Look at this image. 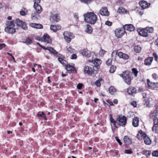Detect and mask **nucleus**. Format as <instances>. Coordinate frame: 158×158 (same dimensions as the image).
Returning <instances> with one entry per match:
<instances>
[{"mask_svg":"<svg viewBox=\"0 0 158 158\" xmlns=\"http://www.w3.org/2000/svg\"><path fill=\"white\" fill-rule=\"evenodd\" d=\"M84 20L87 23L94 24L97 20V16L93 12L87 13L84 15Z\"/></svg>","mask_w":158,"mask_h":158,"instance_id":"f257e3e1","label":"nucleus"},{"mask_svg":"<svg viewBox=\"0 0 158 158\" xmlns=\"http://www.w3.org/2000/svg\"><path fill=\"white\" fill-rule=\"evenodd\" d=\"M6 27L5 29V31L9 34H14L16 32L14 28L15 24L13 21H8L6 23Z\"/></svg>","mask_w":158,"mask_h":158,"instance_id":"f03ea898","label":"nucleus"},{"mask_svg":"<svg viewBox=\"0 0 158 158\" xmlns=\"http://www.w3.org/2000/svg\"><path fill=\"white\" fill-rule=\"evenodd\" d=\"M131 73L128 71H126L120 74V76L123 78L125 82L128 85L130 84L131 78Z\"/></svg>","mask_w":158,"mask_h":158,"instance_id":"7ed1b4c3","label":"nucleus"},{"mask_svg":"<svg viewBox=\"0 0 158 158\" xmlns=\"http://www.w3.org/2000/svg\"><path fill=\"white\" fill-rule=\"evenodd\" d=\"M117 55L120 58H123L124 60H127L129 58V56L127 54L123 53L122 52H118L117 50L114 51L112 53V56H114Z\"/></svg>","mask_w":158,"mask_h":158,"instance_id":"20e7f679","label":"nucleus"},{"mask_svg":"<svg viewBox=\"0 0 158 158\" xmlns=\"http://www.w3.org/2000/svg\"><path fill=\"white\" fill-rule=\"evenodd\" d=\"M127 119L124 116H119L117 119L118 124L120 126L124 127L127 123Z\"/></svg>","mask_w":158,"mask_h":158,"instance_id":"39448f33","label":"nucleus"},{"mask_svg":"<svg viewBox=\"0 0 158 158\" xmlns=\"http://www.w3.org/2000/svg\"><path fill=\"white\" fill-rule=\"evenodd\" d=\"M63 35L64 39L68 43H70L71 39L73 38L74 37V36L72 33L67 31L64 32Z\"/></svg>","mask_w":158,"mask_h":158,"instance_id":"423d86ee","label":"nucleus"},{"mask_svg":"<svg viewBox=\"0 0 158 158\" xmlns=\"http://www.w3.org/2000/svg\"><path fill=\"white\" fill-rule=\"evenodd\" d=\"M124 28H118L115 30V33L116 36L118 38L121 37L125 34Z\"/></svg>","mask_w":158,"mask_h":158,"instance_id":"0eeeda50","label":"nucleus"},{"mask_svg":"<svg viewBox=\"0 0 158 158\" xmlns=\"http://www.w3.org/2000/svg\"><path fill=\"white\" fill-rule=\"evenodd\" d=\"M15 23L18 26L21 27L24 30L27 29V27L26 23L23 21L19 20V19H16Z\"/></svg>","mask_w":158,"mask_h":158,"instance_id":"6e6552de","label":"nucleus"},{"mask_svg":"<svg viewBox=\"0 0 158 158\" xmlns=\"http://www.w3.org/2000/svg\"><path fill=\"white\" fill-rule=\"evenodd\" d=\"M92 63L94 64V69L97 70L99 68V65L102 63V61L99 59H95L92 61Z\"/></svg>","mask_w":158,"mask_h":158,"instance_id":"1a4fd4ad","label":"nucleus"},{"mask_svg":"<svg viewBox=\"0 0 158 158\" xmlns=\"http://www.w3.org/2000/svg\"><path fill=\"white\" fill-rule=\"evenodd\" d=\"M37 44L39 45V46L41 47V48L45 50H49V52H50L54 54V55L58 56L57 55L58 54V52L54 49L52 47H44L41 46L40 45V44L39 43H38Z\"/></svg>","mask_w":158,"mask_h":158,"instance_id":"9d476101","label":"nucleus"},{"mask_svg":"<svg viewBox=\"0 0 158 158\" xmlns=\"http://www.w3.org/2000/svg\"><path fill=\"white\" fill-rule=\"evenodd\" d=\"M50 20L52 23L57 22L60 20L59 15L57 14H52L50 18Z\"/></svg>","mask_w":158,"mask_h":158,"instance_id":"9b49d317","label":"nucleus"},{"mask_svg":"<svg viewBox=\"0 0 158 158\" xmlns=\"http://www.w3.org/2000/svg\"><path fill=\"white\" fill-rule=\"evenodd\" d=\"M41 41H44L47 44H51V39L50 36L47 34H44L42 38L41 39Z\"/></svg>","mask_w":158,"mask_h":158,"instance_id":"f8f14e48","label":"nucleus"},{"mask_svg":"<svg viewBox=\"0 0 158 158\" xmlns=\"http://www.w3.org/2000/svg\"><path fill=\"white\" fill-rule=\"evenodd\" d=\"M147 81L148 86L150 88L152 89L158 88V83H155L151 82L149 79H147Z\"/></svg>","mask_w":158,"mask_h":158,"instance_id":"ddd939ff","label":"nucleus"},{"mask_svg":"<svg viewBox=\"0 0 158 158\" xmlns=\"http://www.w3.org/2000/svg\"><path fill=\"white\" fill-rule=\"evenodd\" d=\"M123 27L124 30H126L129 31H133L135 30L134 26L131 24L125 25L123 26Z\"/></svg>","mask_w":158,"mask_h":158,"instance_id":"4468645a","label":"nucleus"},{"mask_svg":"<svg viewBox=\"0 0 158 158\" xmlns=\"http://www.w3.org/2000/svg\"><path fill=\"white\" fill-rule=\"evenodd\" d=\"M100 14L102 15L108 16L109 15V12L108 11V9L106 7H103L100 10Z\"/></svg>","mask_w":158,"mask_h":158,"instance_id":"2eb2a0df","label":"nucleus"},{"mask_svg":"<svg viewBox=\"0 0 158 158\" xmlns=\"http://www.w3.org/2000/svg\"><path fill=\"white\" fill-rule=\"evenodd\" d=\"M139 34L140 35L144 37L148 36V34L145 28L139 29L138 30Z\"/></svg>","mask_w":158,"mask_h":158,"instance_id":"dca6fc26","label":"nucleus"},{"mask_svg":"<svg viewBox=\"0 0 158 158\" xmlns=\"http://www.w3.org/2000/svg\"><path fill=\"white\" fill-rule=\"evenodd\" d=\"M146 136H147L146 134L142 130L139 131L136 136L137 138L139 140H141L143 138L144 139Z\"/></svg>","mask_w":158,"mask_h":158,"instance_id":"f3484780","label":"nucleus"},{"mask_svg":"<svg viewBox=\"0 0 158 158\" xmlns=\"http://www.w3.org/2000/svg\"><path fill=\"white\" fill-rule=\"evenodd\" d=\"M80 53L83 56L86 57H89L90 56V53L89 51L86 49H84L80 51Z\"/></svg>","mask_w":158,"mask_h":158,"instance_id":"a211bd4d","label":"nucleus"},{"mask_svg":"<svg viewBox=\"0 0 158 158\" xmlns=\"http://www.w3.org/2000/svg\"><path fill=\"white\" fill-rule=\"evenodd\" d=\"M140 6L143 9L148 7L150 5V4L144 1H141L139 2Z\"/></svg>","mask_w":158,"mask_h":158,"instance_id":"6ab92c4d","label":"nucleus"},{"mask_svg":"<svg viewBox=\"0 0 158 158\" xmlns=\"http://www.w3.org/2000/svg\"><path fill=\"white\" fill-rule=\"evenodd\" d=\"M50 28L51 30L55 32L60 30L61 28V26L60 25H51Z\"/></svg>","mask_w":158,"mask_h":158,"instance_id":"aec40b11","label":"nucleus"},{"mask_svg":"<svg viewBox=\"0 0 158 158\" xmlns=\"http://www.w3.org/2000/svg\"><path fill=\"white\" fill-rule=\"evenodd\" d=\"M132 124L135 127H137L139 126V119L137 117H135L133 119Z\"/></svg>","mask_w":158,"mask_h":158,"instance_id":"412c9836","label":"nucleus"},{"mask_svg":"<svg viewBox=\"0 0 158 158\" xmlns=\"http://www.w3.org/2000/svg\"><path fill=\"white\" fill-rule=\"evenodd\" d=\"M34 7L38 14L41 13L42 11V8L38 4L34 3Z\"/></svg>","mask_w":158,"mask_h":158,"instance_id":"4be33fe9","label":"nucleus"},{"mask_svg":"<svg viewBox=\"0 0 158 158\" xmlns=\"http://www.w3.org/2000/svg\"><path fill=\"white\" fill-rule=\"evenodd\" d=\"M92 69L88 66H86L85 68V72L89 75H91L92 73Z\"/></svg>","mask_w":158,"mask_h":158,"instance_id":"5701e85b","label":"nucleus"},{"mask_svg":"<svg viewBox=\"0 0 158 158\" xmlns=\"http://www.w3.org/2000/svg\"><path fill=\"white\" fill-rule=\"evenodd\" d=\"M30 25L31 27L37 29H41L43 28V27L41 24H39L31 23Z\"/></svg>","mask_w":158,"mask_h":158,"instance_id":"b1692460","label":"nucleus"},{"mask_svg":"<svg viewBox=\"0 0 158 158\" xmlns=\"http://www.w3.org/2000/svg\"><path fill=\"white\" fill-rule=\"evenodd\" d=\"M136 91V89L134 87H129L127 90V92L129 94H132L135 93Z\"/></svg>","mask_w":158,"mask_h":158,"instance_id":"393cba45","label":"nucleus"},{"mask_svg":"<svg viewBox=\"0 0 158 158\" xmlns=\"http://www.w3.org/2000/svg\"><path fill=\"white\" fill-rule=\"evenodd\" d=\"M152 60V57H148L147 58L145 59L144 61V64L146 65H150L151 64Z\"/></svg>","mask_w":158,"mask_h":158,"instance_id":"a878e982","label":"nucleus"},{"mask_svg":"<svg viewBox=\"0 0 158 158\" xmlns=\"http://www.w3.org/2000/svg\"><path fill=\"white\" fill-rule=\"evenodd\" d=\"M123 140L124 143L127 145H129L131 143V141L129 138L127 136H124Z\"/></svg>","mask_w":158,"mask_h":158,"instance_id":"bb28decb","label":"nucleus"},{"mask_svg":"<svg viewBox=\"0 0 158 158\" xmlns=\"http://www.w3.org/2000/svg\"><path fill=\"white\" fill-rule=\"evenodd\" d=\"M65 66L66 70L69 73L72 72V71H73L75 69V68L74 67L69 64H67Z\"/></svg>","mask_w":158,"mask_h":158,"instance_id":"cd10ccee","label":"nucleus"},{"mask_svg":"<svg viewBox=\"0 0 158 158\" xmlns=\"http://www.w3.org/2000/svg\"><path fill=\"white\" fill-rule=\"evenodd\" d=\"M23 42L27 44H31L33 43L32 40L28 37L24 39L23 40Z\"/></svg>","mask_w":158,"mask_h":158,"instance_id":"c85d7f7f","label":"nucleus"},{"mask_svg":"<svg viewBox=\"0 0 158 158\" xmlns=\"http://www.w3.org/2000/svg\"><path fill=\"white\" fill-rule=\"evenodd\" d=\"M157 116V110H154L152 112L150 115V117L151 118H157L156 117Z\"/></svg>","mask_w":158,"mask_h":158,"instance_id":"c756f323","label":"nucleus"},{"mask_svg":"<svg viewBox=\"0 0 158 158\" xmlns=\"http://www.w3.org/2000/svg\"><path fill=\"white\" fill-rule=\"evenodd\" d=\"M145 143L147 145H150L151 143V140L147 136L144 138Z\"/></svg>","mask_w":158,"mask_h":158,"instance_id":"7c9ffc66","label":"nucleus"},{"mask_svg":"<svg viewBox=\"0 0 158 158\" xmlns=\"http://www.w3.org/2000/svg\"><path fill=\"white\" fill-rule=\"evenodd\" d=\"M126 10L123 8L121 7L118 8L117 12L122 14L126 13Z\"/></svg>","mask_w":158,"mask_h":158,"instance_id":"2f4dec72","label":"nucleus"},{"mask_svg":"<svg viewBox=\"0 0 158 158\" xmlns=\"http://www.w3.org/2000/svg\"><path fill=\"white\" fill-rule=\"evenodd\" d=\"M93 31L92 27L90 25H87L85 30V31L87 33L90 34L92 33Z\"/></svg>","mask_w":158,"mask_h":158,"instance_id":"473e14b6","label":"nucleus"},{"mask_svg":"<svg viewBox=\"0 0 158 158\" xmlns=\"http://www.w3.org/2000/svg\"><path fill=\"white\" fill-rule=\"evenodd\" d=\"M61 57V56H60V57H59L58 58V60L63 65L65 66L67 62Z\"/></svg>","mask_w":158,"mask_h":158,"instance_id":"72a5a7b5","label":"nucleus"},{"mask_svg":"<svg viewBox=\"0 0 158 158\" xmlns=\"http://www.w3.org/2000/svg\"><path fill=\"white\" fill-rule=\"evenodd\" d=\"M152 130L156 134H158V126L154 125L152 127Z\"/></svg>","mask_w":158,"mask_h":158,"instance_id":"f704fd0d","label":"nucleus"},{"mask_svg":"<svg viewBox=\"0 0 158 158\" xmlns=\"http://www.w3.org/2000/svg\"><path fill=\"white\" fill-rule=\"evenodd\" d=\"M109 91L110 94H113L116 92V90L113 86H111L109 89Z\"/></svg>","mask_w":158,"mask_h":158,"instance_id":"c9c22d12","label":"nucleus"},{"mask_svg":"<svg viewBox=\"0 0 158 158\" xmlns=\"http://www.w3.org/2000/svg\"><path fill=\"white\" fill-rule=\"evenodd\" d=\"M146 29L147 32V33H152L154 31V29L152 27H147Z\"/></svg>","mask_w":158,"mask_h":158,"instance_id":"e433bc0d","label":"nucleus"},{"mask_svg":"<svg viewBox=\"0 0 158 158\" xmlns=\"http://www.w3.org/2000/svg\"><path fill=\"white\" fill-rule=\"evenodd\" d=\"M37 116L38 117H43L45 120H47L45 114L44 112H41V113H38L37 114Z\"/></svg>","mask_w":158,"mask_h":158,"instance_id":"4c0bfd02","label":"nucleus"},{"mask_svg":"<svg viewBox=\"0 0 158 158\" xmlns=\"http://www.w3.org/2000/svg\"><path fill=\"white\" fill-rule=\"evenodd\" d=\"M110 122L113 123L114 126L115 127L116 123V121H115L112 117V115L111 114L110 115Z\"/></svg>","mask_w":158,"mask_h":158,"instance_id":"58836bf2","label":"nucleus"},{"mask_svg":"<svg viewBox=\"0 0 158 158\" xmlns=\"http://www.w3.org/2000/svg\"><path fill=\"white\" fill-rule=\"evenodd\" d=\"M141 47L139 45L135 46L134 47V50L136 53H139L141 50Z\"/></svg>","mask_w":158,"mask_h":158,"instance_id":"ea45409f","label":"nucleus"},{"mask_svg":"<svg viewBox=\"0 0 158 158\" xmlns=\"http://www.w3.org/2000/svg\"><path fill=\"white\" fill-rule=\"evenodd\" d=\"M37 12H34L32 14V18L33 19L36 20L38 19L37 16L38 15V14H37Z\"/></svg>","mask_w":158,"mask_h":158,"instance_id":"a19ab883","label":"nucleus"},{"mask_svg":"<svg viewBox=\"0 0 158 158\" xmlns=\"http://www.w3.org/2000/svg\"><path fill=\"white\" fill-rule=\"evenodd\" d=\"M66 48L67 51L69 52H70L71 53H74L75 52V50L72 48L71 47H69L68 48L66 47Z\"/></svg>","mask_w":158,"mask_h":158,"instance_id":"79ce46f5","label":"nucleus"},{"mask_svg":"<svg viewBox=\"0 0 158 158\" xmlns=\"http://www.w3.org/2000/svg\"><path fill=\"white\" fill-rule=\"evenodd\" d=\"M116 69V67L115 66L112 65L111 66L110 69V73H114Z\"/></svg>","mask_w":158,"mask_h":158,"instance_id":"37998d69","label":"nucleus"},{"mask_svg":"<svg viewBox=\"0 0 158 158\" xmlns=\"http://www.w3.org/2000/svg\"><path fill=\"white\" fill-rule=\"evenodd\" d=\"M102 78L99 79L98 80H97L95 83V84L98 87H99L101 86L100 81H102Z\"/></svg>","mask_w":158,"mask_h":158,"instance_id":"c03bdc74","label":"nucleus"},{"mask_svg":"<svg viewBox=\"0 0 158 158\" xmlns=\"http://www.w3.org/2000/svg\"><path fill=\"white\" fill-rule=\"evenodd\" d=\"M106 52L105 50L101 49L99 52V55L100 56H102L105 54Z\"/></svg>","mask_w":158,"mask_h":158,"instance_id":"a18cd8bd","label":"nucleus"},{"mask_svg":"<svg viewBox=\"0 0 158 158\" xmlns=\"http://www.w3.org/2000/svg\"><path fill=\"white\" fill-rule=\"evenodd\" d=\"M132 73L134 74L135 76L136 77L138 73V71L137 70V69L135 68H133L132 69Z\"/></svg>","mask_w":158,"mask_h":158,"instance_id":"49530a36","label":"nucleus"},{"mask_svg":"<svg viewBox=\"0 0 158 158\" xmlns=\"http://www.w3.org/2000/svg\"><path fill=\"white\" fill-rule=\"evenodd\" d=\"M82 2L88 4L92 2L93 0H80Z\"/></svg>","mask_w":158,"mask_h":158,"instance_id":"de8ad7c7","label":"nucleus"},{"mask_svg":"<svg viewBox=\"0 0 158 158\" xmlns=\"http://www.w3.org/2000/svg\"><path fill=\"white\" fill-rule=\"evenodd\" d=\"M27 10L25 9H24V10H22L20 11V13L22 15H25L27 14Z\"/></svg>","mask_w":158,"mask_h":158,"instance_id":"09e8293b","label":"nucleus"},{"mask_svg":"<svg viewBox=\"0 0 158 158\" xmlns=\"http://www.w3.org/2000/svg\"><path fill=\"white\" fill-rule=\"evenodd\" d=\"M152 155L153 156H158V150L154 151L152 153Z\"/></svg>","mask_w":158,"mask_h":158,"instance_id":"8fccbe9b","label":"nucleus"},{"mask_svg":"<svg viewBox=\"0 0 158 158\" xmlns=\"http://www.w3.org/2000/svg\"><path fill=\"white\" fill-rule=\"evenodd\" d=\"M126 154H131L133 153V152L131 149H129L128 150H125L124 152Z\"/></svg>","mask_w":158,"mask_h":158,"instance_id":"3c124183","label":"nucleus"},{"mask_svg":"<svg viewBox=\"0 0 158 158\" xmlns=\"http://www.w3.org/2000/svg\"><path fill=\"white\" fill-rule=\"evenodd\" d=\"M112 61L111 59H108L106 61V64L108 65H110L111 64Z\"/></svg>","mask_w":158,"mask_h":158,"instance_id":"603ef678","label":"nucleus"},{"mask_svg":"<svg viewBox=\"0 0 158 158\" xmlns=\"http://www.w3.org/2000/svg\"><path fill=\"white\" fill-rule=\"evenodd\" d=\"M154 125H156L158 126V118H154L153 120Z\"/></svg>","mask_w":158,"mask_h":158,"instance_id":"864d4df0","label":"nucleus"},{"mask_svg":"<svg viewBox=\"0 0 158 158\" xmlns=\"http://www.w3.org/2000/svg\"><path fill=\"white\" fill-rule=\"evenodd\" d=\"M145 154L147 156V157H148L149 156L151 153V151H146L144 152Z\"/></svg>","mask_w":158,"mask_h":158,"instance_id":"5fc2aeb1","label":"nucleus"},{"mask_svg":"<svg viewBox=\"0 0 158 158\" xmlns=\"http://www.w3.org/2000/svg\"><path fill=\"white\" fill-rule=\"evenodd\" d=\"M152 76L154 79L156 80L158 78V75L155 73H153Z\"/></svg>","mask_w":158,"mask_h":158,"instance_id":"6e6d98bb","label":"nucleus"},{"mask_svg":"<svg viewBox=\"0 0 158 158\" xmlns=\"http://www.w3.org/2000/svg\"><path fill=\"white\" fill-rule=\"evenodd\" d=\"M74 17L76 19L77 21H78V15L77 13H75L74 14Z\"/></svg>","mask_w":158,"mask_h":158,"instance_id":"4d7b16f0","label":"nucleus"},{"mask_svg":"<svg viewBox=\"0 0 158 158\" xmlns=\"http://www.w3.org/2000/svg\"><path fill=\"white\" fill-rule=\"evenodd\" d=\"M112 23L109 21H107L105 23V24L108 26H111L112 25Z\"/></svg>","mask_w":158,"mask_h":158,"instance_id":"13d9d810","label":"nucleus"},{"mask_svg":"<svg viewBox=\"0 0 158 158\" xmlns=\"http://www.w3.org/2000/svg\"><path fill=\"white\" fill-rule=\"evenodd\" d=\"M70 58L72 59H75L77 58V56L76 54H73L71 55Z\"/></svg>","mask_w":158,"mask_h":158,"instance_id":"bf43d9fd","label":"nucleus"},{"mask_svg":"<svg viewBox=\"0 0 158 158\" xmlns=\"http://www.w3.org/2000/svg\"><path fill=\"white\" fill-rule=\"evenodd\" d=\"M153 56L155 59L156 60H157L158 58V56L157 55L156 53V52L154 53L153 54Z\"/></svg>","mask_w":158,"mask_h":158,"instance_id":"052dcab7","label":"nucleus"},{"mask_svg":"<svg viewBox=\"0 0 158 158\" xmlns=\"http://www.w3.org/2000/svg\"><path fill=\"white\" fill-rule=\"evenodd\" d=\"M6 45L4 44H0V50L2 49L3 48L5 47Z\"/></svg>","mask_w":158,"mask_h":158,"instance_id":"680f3d73","label":"nucleus"},{"mask_svg":"<svg viewBox=\"0 0 158 158\" xmlns=\"http://www.w3.org/2000/svg\"><path fill=\"white\" fill-rule=\"evenodd\" d=\"M131 105L133 106L134 107H136V102L135 101L132 102L131 103Z\"/></svg>","mask_w":158,"mask_h":158,"instance_id":"e2e57ef3","label":"nucleus"},{"mask_svg":"<svg viewBox=\"0 0 158 158\" xmlns=\"http://www.w3.org/2000/svg\"><path fill=\"white\" fill-rule=\"evenodd\" d=\"M82 86L83 85L79 83L77 85V88L78 89H81L82 88Z\"/></svg>","mask_w":158,"mask_h":158,"instance_id":"0e129e2a","label":"nucleus"},{"mask_svg":"<svg viewBox=\"0 0 158 158\" xmlns=\"http://www.w3.org/2000/svg\"><path fill=\"white\" fill-rule=\"evenodd\" d=\"M115 138L116 140L119 143V144L120 145H121L122 143L120 141V140L117 137H116Z\"/></svg>","mask_w":158,"mask_h":158,"instance_id":"69168bd1","label":"nucleus"},{"mask_svg":"<svg viewBox=\"0 0 158 158\" xmlns=\"http://www.w3.org/2000/svg\"><path fill=\"white\" fill-rule=\"evenodd\" d=\"M35 2L34 3L38 4L40 2V0H34Z\"/></svg>","mask_w":158,"mask_h":158,"instance_id":"338daca9","label":"nucleus"},{"mask_svg":"<svg viewBox=\"0 0 158 158\" xmlns=\"http://www.w3.org/2000/svg\"><path fill=\"white\" fill-rule=\"evenodd\" d=\"M155 44L158 47V38L156 39L155 42Z\"/></svg>","mask_w":158,"mask_h":158,"instance_id":"774afa93","label":"nucleus"}]
</instances>
